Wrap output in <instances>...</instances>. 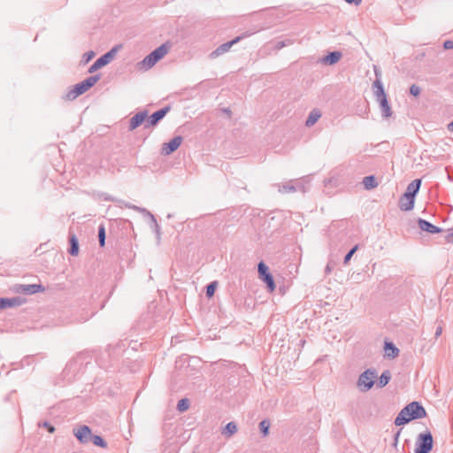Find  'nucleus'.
<instances>
[{
  "label": "nucleus",
  "mask_w": 453,
  "mask_h": 453,
  "mask_svg": "<svg viewBox=\"0 0 453 453\" xmlns=\"http://www.w3.org/2000/svg\"><path fill=\"white\" fill-rule=\"evenodd\" d=\"M425 408L418 402H411L403 407L395 419V426H402L409 423L411 420L423 418L426 417Z\"/></svg>",
  "instance_id": "nucleus-1"
},
{
  "label": "nucleus",
  "mask_w": 453,
  "mask_h": 453,
  "mask_svg": "<svg viewBox=\"0 0 453 453\" xmlns=\"http://www.w3.org/2000/svg\"><path fill=\"white\" fill-rule=\"evenodd\" d=\"M100 75L96 74L93 76H89L84 81L75 84L65 96V99L73 101L77 98L79 96L87 92L89 88H91L99 80Z\"/></svg>",
  "instance_id": "nucleus-2"
},
{
  "label": "nucleus",
  "mask_w": 453,
  "mask_h": 453,
  "mask_svg": "<svg viewBox=\"0 0 453 453\" xmlns=\"http://www.w3.org/2000/svg\"><path fill=\"white\" fill-rule=\"evenodd\" d=\"M421 182V179H415L407 186V189L405 191V197L409 199V202L403 203L402 204V211H408L413 209L415 197L420 188Z\"/></svg>",
  "instance_id": "nucleus-3"
},
{
  "label": "nucleus",
  "mask_w": 453,
  "mask_h": 453,
  "mask_svg": "<svg viewBox=\"0 0 453 453\" xmlns=\"http://www.w3.org/2000/svg\"><path fill=\"white\" fill-rule=\"evenodd\" d=\"M169 47L164 43L157 47L156 50L151 51L148 56H146L139 65H142L146 67V69H150L154 66L161 58H163L168 52Z\"/></svg>",
  "instance_id": "nucleus-4"
},
{
  "label": "nucleus",
  "mask_w": 453,
  "mask_h": 453,
  "mask_svg": "<svg viewBox=\"0 0 453 453\" xmlns=\"http://www.w3.org/2000/svg\"><path fill=\"white\" fill-rule=\"evenodd\" d=\"M434 439L430 431L418 435L415 443V453H429L433 449Z\"/></svg>",
  "instance_id": "nucleus-5"
},
{
  "label": "nucleus",
  "mask_w": 453,
  "mask_h": 453,
  "mask_svg": "<svg viewBox=\"0 0 453 453\" xmlns=\"http://www.w3.org/2000/svg\"><path fill=\"white\" fill-rule=\"evenodd\" d=\"M377 377V372L375 369H367L362 372L357 380V387L362 392L370 390L375 381L374 379Z\"/></svg>",
  "instance_id": "nucleus-6"
},
{
  "label": "nucleus",
  "mask_w": 453,
  "mask_h": 453,
  "mask_svg": "<svg viewBox=\"0 0 453 453\" xmlns=\"http://www.w3.org/2000/svg\"><path fill=\"white\" fill-rule=\"evenodd\" d=\"M121 48V45H116L111 50H110L108 52L98 58L88 68V73H93L98 69L104 67L107 64H109L113 58L115 57L116 53L118 52L119 49Z\"/></svg>",
  "instance_id": "nucleus-7"
},
{
  "label": "nucleus",
  "mask_w": 453,
  "mask_h": 453,
  "mask_svg": "<svg viewBox=\"0 0 453 453\" xmlns=\"http://www.w3.org/2000/svg\"><path fill=\"white\" fill-rule=\"evenodd\" d=\"M253 34H254V32H250V33L245 32V33L242 34L241 35L235 37L234 40L219 45L216 50H214L210 54V58H216L219 57L220 55H223L224 53L227 52L233 45H234L235 43L239 42L241 40H242Z\"/></svg>",
  "instance_id": "nucleus-8"
},
{
  "label": "nucleus",
  "mask_w": 453,
  "mask_h": 453,
  "mask_svg": "<svg viewBox=\"0 0 453 453\" xmlns=\"http://www.w3.org/2000/svg\"><path fill=\"white\" fill-rule=\"evenodd\" d=\"M257 271L259 278L266 284L268 289L273 292L276 286L268 266L263 261H260L257 265Z\"/></svg>",
  "instance_id": "nucleus-9"
},
{
  "label": "nucleus",
  "mask_w": 453,
  "mask_h": 453,
  "mask_svg": "<svg viewBox=\"0 0 453 453\" xmlns=\"http://www.w3.org/2000/svg\"><path fill=\"white\" fill-rule=\"evenodd\" d=\"M171 106L166 105L164 108L155 111L150 117L148 116L146 122L144 123V128L148 129L151 127H156L161 119L170 111Z\"/></svg>",
  "instance_id": "nucleus-10"
},
{
  "label": "nucleus",
  "mask_w": 453,
  "mask_h": 453,
  "mask_svg": "<svg viewBox=\"0 0 453 453\" xmlns=\"http://www.w3.org/2000/svg\"><path fill=\"white\" fill-rule=\"evenodd\" d=\"M182 141H183L182 136L178 135V136L173 137L168 142H165L161 149V154L166 155V156L172 154L180 146Z\"/></svg>",
  "instance_id": "nucleus-11"
},
{
  "label": "nucleus",
  "mask_w": 453,
  "mask_h": 453,
  "mask_svg": "<svg viewBox=\"0 0 453 453\" xmlns=\"http://www.w3.org/2000/svg\"><path fill=\"white\" fill-rule=\"evenodd\" d=\"M73 434L77 440L83 444L88 443L92 437L91 429L86 425L81 426L77 429H73Z\"/></svg>",
  "instance_id": "nucleus-12"
},
{
  "label": "nucleus",
  "mask_w": 453,
  "mask_h": 453,
  "mask_svg": "<svg viewBox=\"0 0 453 453\" xmlns=\"http://www.w3.org/2000/svg\"><path fill=\"white\" fill-rule=\"evenodd\" d=\"M148 118V111L144 110L134 114L129 120V131H133L145 123Z\"/></svg>",
  "instance_id": "nucleus-13"
},
{
  "label": "nucleus",
  "mask_w": 453,
  "mask_h": 453,
  "mask_svg": "<svg viewBox=\"0 0 453 453\" xmlns=\"http://www.w3.org/2000/svg\"><path fill=\"white\" fill-rule=\"evenodd\" d=\"M25 303V299L20 296L12 298L0 297V310L20 306Z\"/></svg>",
  "instance_id": "nucleus-14"
},
{
  "label": "nucleus",
  "mask_w": 453,
  "mask_h": 453,
  "mask_svg": "<svg viewBox=\"0 0 453 453\" xmlns=\"http://www.w3.org/2000/svg\"><path fill=\"white\" fill-rule=\"evenodd\" d=\"M126 206L129 209H133L134 211H137L146 214L151 220L152 227H153L155 233L157 234V236L160 235V226H159L158 223L157 222L155 216L151 212H150L145 208H141V207H138V206L133 205V204H126Z\"/></svg>",
  "instance_id": "nucleus-15"
},
{
  "label": "nucleus",
  "mask_w": 453,
  "mask_h": 453,
  "mask_svg": "<svg viewBox=\"0 0 453 453\" xmlns=\"http://www.w3.org/2000/svg\"><path fill=\"white\" fill-rule=\"evenodd\" d=\"M374 72L376 75V79L373 81V89H374V96H376V99L379 100V98H383V96H387L383 84L380 80V74L376 67H374Z\"/></svg>",
  "instance_id": "nucleus-16"
},
{
  "label": "nucleus",
  "mask_w": 453,
  "mask_h": 453,
  "mask_svg": "<svg viewBox=\"0 0 453 453\" xmlns=\"http://www.w3.org/2000/svg\"><path fill=\"white\" fill-rule=\"evenodd\" d=\"M44 287L41 284L19 285L17 290L25 295H33L38 292H43Z\"/></svg>",
  "instance_id": "nucleus-17"
},
{
  "label": "nucleus",
  "mask_w": 453,
  "mask_h": 453,
  "mask_svg": "<svg viewBox=\"0 0 453 453\" xmlns=\"http://www.w3.org/2000/svg\"><path fill=\"white\" fill-rule=\"evenodd\" d=\"M418 225L422 231L427 232L429 234H438L442 232L441 228L423 219H418Z\"/></svg>",
  "instance_id": "nucleus-18"
},
{
  "label": "nucleus",
  "mask_w": 453,
  "mask_h": 453,
  "mask_svg": "<svg viewBox=\"0 0 453 453\" xmlns=\"http://www.w3.org/2000/svg\"><path fill=\"white\" fill-rule=\"evenodd\" d=\"M377 102L380 104L382 117L385 119L391 117L392 111H391V107L389 105L387 96H383V98H379V100H377Z\"/></svg>",
  "instance_id": "nucleus-19"
},
{
  "label": "nucleus",
  "mask_w": 453,
  "mask_h": 453,
  "mask_svg": "<svg viewBox=\"0 0 453 453\" xmlns=\"http://www.w3.org/2000/svg\"><path fill=\"white\" fill-rule=\"evenodd\" d=\"M342 58V53L340 51H333L326 55L322 58L321 62L325 65H334L336 64Z\"/></svg>",
  "instance_id": "nucleus-20"
},
{
  "label": "nucleus",
  "mask_w": 453,
  "mask_h": 453,
  "mask_svg": "<svg viewBox=\"0 0 453 453\" xmlns=\"http://www.w3.org/2000/svg\"><path fill=\"white\" fill-rule=\"evenodd\" d=\"M321 117V112L319 109H313L305 121V126L308 127H312Z\"/></svg>",
  "instance_id": "nucleus-21"
},
{
  "label": "nucleus",
  "mask_w": 453,
  "mask_h": 453,
  "mask_svg": "<svg viewBox=\"0 0 453 453\" xmlns=\"http://www.w3.org/2000/svg\"><path fill=\"white\" fill-rule=\"evenodd\" d=\"M385 353L388 357L395 358L399 354V349L390 342H385Z\"/></svg>",
  "instance_id": "nucleus-22"
},
{
  "label": "nucleus",
  "mask_w": 453,
  "mask_h": 453,
  "mask_svg": "<svg viewBox=\"0 0 453 453\" xmlns=\"http://www.w3.org/2000/svg\"><path fill=\"white\" fill-rule=\"evenodd\" d=\"M70 248L68 252L71 256H77L79 253V242L77 237L74 234L70 235L69 237Z\"/></svg>",
  "instance_id": "nucleus-23"
},
{
  "label": "nucleus",
  "mask_w": 453,
  "mask_h": 453,
  "mask_svg": "<svg viewBox=\"0 0 453 453\" xmlns=\"http://www.w3.org/2000/svg\"><path fill=\"white\" fill-rule=\"evenodd\" d=\"M298 189L303 190V185L294 186L291 183H287L284 185H279L278 190L280 193H291V192H295Z\"/></svg>",
  "instance_id": "nucleus-24"
},
{
  "label": "nucleus",
  "mask_w": 453,
  "mask_h": 453,
  "mask_svg": "<svg viewBox=\"0 0 453 453\" xmlns=\"http://www.w3.org/2000/svg\"><path fill=\"white\" fill-rule=\"evenodd\" d=\"M362 182L367 190L375 188L378 186V182L373 175L365 176Z\"/></svg>",
  "instance_id": "nucleus-25"
},
{
  "label": "nucleus",
  "mask_w": 453,
  "mask_h": 453,
  "mask_svg": "<svg viewBox=\"0 0 453 453\" xmlns=\"http://www.w3.org/2000/svg\"><path fill=\"white\" fill-rule=\"evenodd\" d=\"M391 380V373L389 372V370H385L380 379H379V381H378V387L379 388H383L385 387L386 385L388 384V382L390 381Z\"/></svg>",
  "instance_id": "nucleus-26"
},
{
  "label": "nucleus",
  "mask_w": 453,
  "mask_h": 453,
  "mask_svg": "<svg viewBox=\"0 0 453 453\" xmlns=\"http://www.w3.org/2000/svg\"><path fill=\"white\" fill-rule=\"evenodd\" d=\"M237 431V426L234 422H229L226 425V426L224 427L223 431H222V434L226 436V437H230L232 436L234 434H235Z\"/></svg>",
  "instance_id": "nucleus-27"
},
{
  "label": "nucleus",
  "mask_w": 453,
  "mask_h": 453,
  "mask_svg": "<svg viewBox=\"0 0 453 453\" xmlns=\"http://www.w3.org/2000/svg\"><path fill=\"white\" fill-rule=\"evenodd\" d=\"M189 400L188 398H182L177 403V410L180 412H184L189 408Z\"/></svg>",
  "instance_id": "nucleus-28"
},
{
  "label": "nucleus",
  "mask_w": 453,
  "mask_h": 453,
  "mask_svg": "<svg viewBox=\"0 0 453 453\" xmlns=\"http://www.w3.org/2000/svg\"><path fill=\"white\" fill-rule=\"evenodd\" d=\"M90 441H92L94 445L101 447V448H105L107 446L106 441L100 435H93L92 434Z\"/></svg>",
  "instance_id": "nucleus-29"
},
{
  "label": "nucleus",
  "mask_w": 453,
  "mask_h": 453,
  "mask_svg": "<svg viewBox=\"0 0 453 453\" xmlns=\"http://www.w3.org/2000/svg\"><path fill=\"white\" fill-rule=\"evenodd\" d=\"M105 227L104 225H100L98 228V241L100 247H104L105 245Z\"/></svg>",
  "instance_id": "nucleus-30"
},
{
  "label": "nucleus",
  "mask_w": 453,
  "mask_h": 453,
  "mask_svg": "<svg viewBox=\"0 0 453 453\" xmlns=\"http://www.w3.org/2000/svg\"><path fill=\"white\" fill-rule=\"evenodd\" d=\"M270 428V422L267 419H264L259 423V429L264 436L268 435Z\"/></svg>",
  "instance_id": "nucleus-31"
},
{
  "label": "nucleus",
  "mask_w": 453,
  "mask_h": 453,
  "mask_svg": "<svg viewBox=\"0 0 453 453\" xmlns=\"http://www.w3.org/2000/svg\"><path fill=\"white\" fill-rule=\"evenodd\" d=\"M216 287H217V281H212L206 286V296L207 297L210 298V297L213 296V295L215 293Z\"/></svg>",
  "instance_id": "nucleus-32"
},
{
  "label": "nucleus",
  "mask_w": 453,
  "mask_h": 453,
  "mask_svg": "<svg viewBox=\"0 0 453 453\" xmlns=\"http://www.w3.org/2000/svg\"><path fill=\"white\" fill-rule=\"evenodd\" d=\"M293 42H294L291 39H286V40H283V41H280V42H276V44L274 46V49L277 50H281L282 48H284L286 46L293 44Z\"/></svg>",
  "instance_id": "nucleus-33"
},
{
  "label": "nucleus",
  "mask_w": 453,
  "mask_h": 453,
  "mask_svg": "<svg viewBox=\"0 0 453 453\" xmlns=\"http://www.w3.org/2000/svg\"><path fill=\"white\" fill-rule=\"evenodd\" d=\"M357 250H358V245H355L352 249L349 250V251L344 257V259H343V264L344 265L349 264V262L351 259L352 256L355 254V252Z\"/></svg>",
  "instance_id": "nucleus-34"
},
{
  "label": "nucleus",
  "mask_w": 453,
  "mask_h": 453,
  "mask_svg": "<svg viewBox=\"0 0 453 453\" xmlns=\"http://www.w3.org/2000/svg\"><path fill=\"white\" fill-rule=\"evenodd\" d=\"M39 426H42L44 428H46L48 430L49 433L52 434L55 432V427L53 425H51L50 422L48 421H43V422H40L38 424Z\"/></svg>",
  "instance_id": "nucleus-35"
},
{
  "label": "nucleus",
  "mask_w": 453,
  "mask_h": 453,
  "mask_svg": "<svg viewBox=\"0 0 453 453\" xmlns=\"http://www.w3.org/2000/svg\"><path fill=\"white\" fill-rule=\"evenodd\" d=\"M420 88L416 85V84H412L411 87H410V93L411 95H412L413 96H418L420 95Z\"/></svg>",
  "instance_id": "nucleus-36"
},
{
  "label": "nucleus",
  "mask_w": 453,
  "mask_h": 453,
  "mask_svg": "<svg viewBox=\"0 0 453 453\" xmlns=\"http://www.w3.org/2000/svg\"><path fill=\"white\" fill-rule=\"evenodd\" d=\"M95 57L94 51H88L83 55V60L85 63H88Z\"/></svg>",
  "instance_id": "nucleus-37"
},
{
  "label": "nucleus",
  "mask_w": 453,
  "mask_h": 453,
  "mask_svg": "<svg viewBox=\"0 0 453 453\" xmlns=\"http://www.w3.org/2000/svg\"><path fill=\"white\" fill-rule=\"evenodd\" d=\"M447 242L453 243V228L449 229L448 234L445 236Z\"/></svg>",
  "instance_id": "nucleus-38"
},
{
  "label": "nucleus",
  "mask_w": 453,
  "mask_h": 453,
  "mask_svg": "<svg viewBox=\"0 0 453 453\" xmlns=\"http://www.w3.org/2000/svg\"><path fill=\"white\" fill-rule=\"evenodd\" d=\"M443 48L445 50H452L453 49V41L447 40L443 42Z\"/></svg>",
  "instance_id": "nucleus-39"
},
{
  "label": "nucleus",
  "mask_w": 453,
  "mask_h": 453,
  "mask_svg": "<svg viewBox=\"0 0 453 453\" xmlns=\"http://www.w3.org/2000/svg\"><path fill=\"white\" fill-rule=\"evenodd\" d=\"M400 434H401V429H399V430L395 434V436H394V443H393V445H394L395 447H396V445H397L398 438H399Z\"/></svg>",
  "instance_id": "nucleus-40"
},
{
  "label": "nucleus",
  "mask_w": 453,
  "mask_h": 453,
  "mask_svg": "<svg viewBox=\"0 0 453 453\" xmlns=\"http://www.w3.org/2000/svg\"><path fill=\"white\" fill-rule=\"evenodd\" d=\"M409 199L405 197V193L401 196L399 200V208L401 209V206L403 203H408Z\"/></svg>",
  "instance_id": "nucleus-41"
},
{
  "label": "nucleus",
  "mask_w": 453,
  "mask_h": 453,
  "mask_svg": "<svg viewBox=\"0 0 453 453\" xmlns=\"http://www.w3.org/2000/svg\"><path fill=\"white\" fill-rule=\"evenodd\" d=\"M344 1L349 4H355V5H358L362 2V0H344Z\"/></svg>",
  "instance_id": "nucleus-42"
},
{
  "label": "nucleus",
  "mask_w": 453,
  "mask_h": 453,
  "mask_svg": "<svg viewBox=\"0 0 453 453\" xmlns=\"http://www.w3.org/2000/svg\"><path fill=\"white\" fill-rule=\"evenodd\" d=\"M442 333V327L441 326H438L435 330V333H434V337L435 338H438Z\"/></svg>",
  "instance_id": "nucleus-43"
},
{
  "label": "nucleus",
  "mask_w": 453,
  "mask_h": 453,
  "mask_svg": "<svg viewBox=\"0 0 453 453\" xmlns=\"http://www.w3.org/2000/svg\"><path fill=\"white\" fill-rule=\"evenodd\" d=\"M222 111H223L224 113H226V115H228V117H230V116H231L232 111H231V110H230L229 108H223V109H222Z\"/></svg>",
  "instance_id": "nucleus-44"
},
{
  "label": "nucleus",
  "mask_w": 453,
  "mask_h": 453,
  "mask_svg": "<svg viewBox=\"0 0 453 453\" xmlns=\"http://www.w3.org/2000/svg\"><path fill=\"white\" fill-rule=\"evenodd\" d=\"M331 270H332L331 265H330V263H328L326 266V273H329L331 272Z\"/></svg>",
  "instance_id": "nucleus-45"
},
{
  "label": "nucleus",
  "mask_w": 453,
  "mask_h": 453,
  "mask_svg": "<svg viewBox=\"0 0 453 453\" xmlns=\"http://www.w3.org/2000/svg\"><path fill=\"white\" fill-rule=\"evenodd\" d=\"M448 130L453 132V120L448 125Z\"/></svg>",
  "instance_id": "nucleus-46"
}]
</instances>
